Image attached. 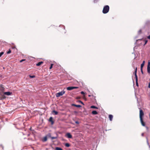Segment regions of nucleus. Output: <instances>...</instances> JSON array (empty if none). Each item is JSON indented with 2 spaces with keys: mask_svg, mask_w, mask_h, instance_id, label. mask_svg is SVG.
Returning a JSON list of instances; mask_svg holds the SVG:
<instances>
[{
  "mask_svg": "<svg viewBox=\"0 0 150 150\" xmlns=\"http://www.w3.org/2000/svg\"><path fill=\"white\" fill-rule=\"evenodd\" d=\"M4 53L3 52H0V57H1L2 55L4 54Z\"/></svg>",
  "mask_w": 150,
  "mask_h": 150,
  "instance_id": "7c9ffc66",
  "label": "nucleus"
},
{
  "mask_svg": "<svg viewBox=\"0 0 150 150\" xmlns=\"http://www.w3.org/2000/svg\"><path fill=\"white\" fill-rule=\"evenodd\" d=\"M149 26H150V21H147L146 22L144 27L148 28Z\"/></svg>",
  "mask_w": 150,
  "mask_h": 150,
  "instance_id": "423d86ee",
  "label": "nucleus"
},
{
  "mask_svg": "<svg viewBox=\"0 0 150 150\" xmlns=\"http://www.w3.org/2000/svg\"><path fill=\"white\" fill-rule=\"evenodd\" d=\"M91 108H94L96 109H98V107H96L94 105H92L91 106Z\"/></svg>",
  "mask_w": 150,
  "mask_h": 150,
  "instance_id": "412c9836",
  "label": "nucleus"
},
{
  "mask_svg": "<svg viewBox=\"0 0 150 150\" xmlns=\"http://www.w3.org/2000/svg\"><path fill=\"white\" fill-rule=\"evenodd\" d=\"M41 140L43 142H46L47 140V136H45V137H43L42 138Z\"/></svg>",
  "mask_w": 150,
  "mask_h": 150,
  "instance_id": "9b49d317",
  "label": "nucleus"
},
{
  "mask_svg": "<svg viewBox=\"0 0 150 150\" xmlns=\"http://www.w3.org/2000/svg\"><path fill=\"white\" fill-rule=\"evenodd\" d=\"M74 112L75 114H76V113H78V112L76 111H74Z\"/></svg>",
  "mask_w": 150,
  "mask_h": 150,
  "instance_id": "37998d69",
  "label": "nucleus"
},
{
  "mask_svg": "<svg viewBox=\"0 0 150 150\" xmlns=\"http://www.w3.org/2000/svg\"><path fill=\"white\" fill-rule=\"evenodd\" d=\"M67 89L69 91H71L73 89V86H69L67 88Z\"/></svg>",
  "mask_w": 150,
  "mask_h": 150,
  "instance_id": "4468645a",
  "label": "nucleus"
},
{
  "mask_svg": "<svg viewBox=\"0 0 150 150\" xmlns=\"http://www.w3.org/2000/svg\"><path fill=\"white\" fill-rule=\"evenodd\" d=\"M57 138V137H52L51 139H56Z\"/></svg>",
  "mask_w": 150,
  "mask_h": 150,
  "instance_id": "c756f323",
  "label": "nucleus"
},
{
  "mask_svg": "<svg viewBox=\"0 0 150 150\" xmlns=\"http://www.w3.org/2000/svg\"><path fill=\"white\" fill-rule=\"evenodd\" d=\"M139 41H140L141 42L140 43H139V45L143 44V45H145L147 42L148 41L146 40H144L143 39H140L137 40V42Z\"/></svg>",
  "mask_w": 150,
  "mask_h": 150,
  "instance_id": "7ed1b4c3",
  "label": "nucleus"
},
{
  "mask_svg": "<svg viewBox=\"0 0 150 150\" xmlns=\"http://www.w3.org/2000/svg\"><path fill=\"white\" fill-rule=\"evenodd\" d=\"M148 87L149 88H150V82L149 83V84Z\"/></svg>",
  "mask_w": 150,
  "mask_h": 150,
  "instance_id": "79ce46f5",
  "label": "nucleus"
},
{
  "mask_svg": "<svg viewBox=\"0 0 150 150\" xmlns=\"http://www.w3.org/2000/svg\"><path fill=\"white\" fill-rule=\"evenodd\" d=\"M65 146L67 147H69L70 146V145L69 143H66L65 144Z\"/></svg>",
  "mask_w": 150,
  "mask_h": 150,
  "instance_id": "b1692460",
  "label": "nucleus"
},
{
  "mask_svg": "<svg viewBox=\"0 0 150 150\" xmlns=\"http://www.w3.org/2000/svg\"><path fill=\"white\" fill-rule=\"evenodd\" d=\"M65 93L64 91H62L56 93V96L57 97H58L61 96H62Z\"/></svg>",
  "mask_w": 150,
  "mask_h": 150,
  "instance_id": "20e7f679",
  "label": "nucleus"
},
{
  "mask_svg": "<svg viewBox=\"0 0 150 150\" xmlns=\"http://www.w3.org/2000/svg\"><path fill=\"white\" fill-rule=\"evenodd\" d=\"M146 141H147V144L149 146V148H150V145L149 144V142H148V138H147V137H146Z\"/></svg>",
  "mask_w": 150,
  "mask_h": 150,
  "instance_id": "a878e982",
  "label": "nucleus"
},
{
  "mask_svg": "<svg viewBox=\"0 0 150 150\" xmlns=\"http://www.w3.org/2000/svg\"><path fill=\"white\" fill-rule=\"evenodd\" d=\"M142 125L143 126H145V123L143 122V118L140 119Z\"/></svg>",
  "mask_w": 150,
  "mask_h": 150,
  "instance_id": "f8f14e48",
  "label": "nucleus"
},
{
  "mask_svg": "<svg viewBox=\"0 0 150 150\" xmlns=\"http://www.w3.org/2000/svg\"><path fill=\"white\" fill-rule=\"evenodd\" d=\"M147 38L148 39H149L150 40V35H149L148 37H147Z\"/></svg>",
  "mask_w": 150,
  "mask_h": 150,
  "instance_id": "c03bdc74",
  "label": "nucleus"
},
{
  "mask_svg": "<svg viewBox=\"0 0 150 150\" xmlns=\"http://www.w3.org/2000/svg\"><path fill=\"white\" fill-rule=\"evenodd\" d=\"M142 68H141V72L142 73V74H143V71Z\"/></svg>",
  "mask_w": 150,
  "mask_h": 150,
  "instance_id": "f704fd0d",
  "label": "nucleus"
},
{
  "mask_svg": "<svg viewBox=\"0 0 150 150\" xmlns=\"http://www.w3.org/2000/svg\"><path fill=\"white\" fill-rule=\"evenodd\" d=\"M47 137H49L51 138L52 137L51 136V134L50 133H48L46 136Z\"/></svg>",
  "mask_w": 150,
  "mask_h": 150,
  "instance_id": "a211bd4d",
  "label": "nucleus"
},
{
  "mask_svg": "<svg viewBox=\"0 0 150 150\" xmlns=\"http://www.w3.org/2000/svg\"><path fill=\"white\" fill-rule=\"evenodd\" d=\"M75 123L77 124H79V122L78 121H76L75 122Z\"/></svg>",
  "mask_w": 150,
  "mask_h": 150,
  "instance_id": "a19ab883",
  "label": "nucleus"
},
{
  "mask_svg": "<svg viewBox=\"0 0 150 150\" xmlns=\"http://www.w3.org/2000/svg\"><path fill=\"white\" fill-rule=\"evenodd\" d=\"M91 96V95H88V96H89V97H90V96Z\"/></svg>",
  "mask_w": 150,
  "mask_h": 150,
  "instance_id": "de8ad7c7",
  "label": "nucleus"
},
{
  "mask_svg": "<svg viewBox=\"0 0 150 150\" xmlns=\"http://www.w3.org/2000/svg\"><path fill=\"white\" fill-rule=\"evenodd\" d=\"M71 105L72 106H74L78 107V108H80V107H81V105H76V104H72Z\"/></svg>",
  "mask_w": 150,
  "mask_h": 150,
  "instance_id": "ddd939ff",
  "label": "nucleus"
},
{
  "mask_svg": "<svg viewBox=\"0 0 150 150\" xmlns=\"http://www.w3.org/2000/svg\"><path fill=\"white\" fill-rule=\"evenodd\" d=\"M113 117V116L112 115H109V117L110 120V121H112V120Z\"/></svg>",
  "mask_w": 150,
  "mask_h": 150,
  "instance_id": "f3484780",
  "label": "nucleus"
},
{
  "mask_svg": "<svg viewBox=\"0 0 150 150\" xmlns=\"http://www.w3.org/2000/svg\"><path fill=\"white\" fill-rule=\"evenodd\" d=\"M11 52V50L10 49H9V50H8V51H7V54H10Z\"/></svg>",
  "mask_w": 150,
  "mask_h": 150,
  "instance_id": "cd10ccee",
  "label": "nucleus"
},
{
  "mask_svg": "<svg viewBox=\"0 0 150 150\" xmlns=\"http://www.w3.org/2000/svg\"><path fill=\"white\" fill-rule=\"evenodd\" d=\"M52 112H53L54 113V115H57L58 114V112L57 111L55 110H53L52 111Z\"/></svg>",
  "mask_w": 150,
  "mask_h": 150,
  "instance_id": "393cba45",
  "label": "nucleus"
},
{
  "mask_svg": "<svg viewBox=\"0 0 150 150\" xmlns=\"http://www.w3.org/2000/svg\"><path fill=\"white\" fill-rule=\"evenodd\" d=\"M35 75H29V77L30 78H34L35 77Z\"/></svg>",
  "mask_w": 150,
  "mask_h": 150,
  "instance_id": "bb28decb",
  "label": "nucleus"
},
{
  "mask_svg": "<svg viewBox=\"0 0 150 150\" xmlns=\"http://www.w3.org/2000/svg\"><path fill=\"white\" fill-rule=\"evenodd\" d=\"M55 150H63L62 149L60 148V147H56L55 148Z\"/></svg>",
  "mask_w": 150,
  "mask_h": 150,
  "instance_id": "4be33fe9",
  "label": "nucleus"
},
{
  "mask_svg": "<svg viewBox=\"0 0 150 150\" xmlns=\"http://www.w3.org/2000/svg\"><path fill=\"white\" fill-rule=\"evenodd\" d=\"M109 10V6L108 5L105 6L103 10V13L104 14H106L108 13Z\"/></svg>",
  "mask_w": 150,
  "mask_h": 150,
  "instance_id": "f03ea898",
  "label": "nucleus"
},
{
  "mask_svg": "<svg viewBox=\"0 0 150 150\" xmlns=\"http://www.w3.org/2000/svg\"><path fill=\"white\" fill-rule=\"evenodd\" d=\"M92 113L94 115H96L98 114V112L96 110H93L92 112Z\"/></svg>",
  "mask_w": 150,
  "mask_h": 150,
  "instance_id": "2eb2a0df",
  "label": "nucleus"
},
{
  "mask_svg": "<svg viewBox=\"0 0 150 150\" xmlns=\"http://www.w3.org/2000/svg\"><path fill=\"white\" fill-rule=\"evenodd\" d=\"M79 102L80 103H81L83 105H84V104L83 103L82 101H81L79 100Z\"/></svg>",
  "mask_w": 150,
  "mask_h": 150,
  "instance_id": "e433bc0d",
  "label": "nucleus"
},
{
  "mask_svg": "<svg viewBox=\"0 0 150 150\" xmlns=\"http://www.w3.org/2000/svg\"><path fill=\"white\" fill-rule=\"evenodd\" d=\"M145 63V61H144L142 63L141 65V68H143V66L144 65Z\"/></svg>",
  "mask_w": 150,
  "mask_h": 150,
  "instance_id": "6ab92c4d",
  "label": "nucleus"
},
{
  "mask_svg": "<svg viewBox=\"0 0 150 150\" xmlns=\"http://www.w3.org/2000/svg\"><path fill=\"white\" fill-rule=\"evenodd\" d=\"M73 89H76L78 88V87H75V86H73Z\"/></svg>",
  "mask_w": 150,
  "mask_h": 150,
  "instance_id": "ea45409f",
  "label": "nucleus"
},
{
  "mask_svg": "<svg viewBox=\"0 0 150 150\" xmlns=\"http://www.w3.org/2000/svg\"><path fill=\"white\" fill-rule=\"evenodd\" d=\"M49 121L51 122V124L52 125H53L54 123V121L53 120V117H50Z\"/></svg>",
  "mask_w": 150,
  "mask_h": 150,
  "instance_id": "9d476101",
  "label": "nucleus"
},
{
  "mask_svg": "<svg viewBox=\"0 0 150 150\" xmlns=\"http://www.w3.org/2000/svg\"><path fill=\"white\" fill-rule=\"evenodd\" d=\"M136 86L138 87L139 86V84L138 82V81H136Z\"/></svg>",
  "mask_w": 150,
  "mask_h": 150,
  "instance_id": "c85d7f7f",
  "label": "nucleus"
},
{
  "mask_svg": "<svg viewBox=\"0 0 150 150\" xmlns=\"http://www.w3.org/2000/svg\"><path fill=\"white\" fill-rule=\"evenodd\" d=\"M137 40H136V42L135 43V44H137V45H138V46H140V45H142V44H140V45H139V43H140V42H141L140 41H139L138 42H137Z\"/></svg>",
  "mask_w": 150,
  "mask_h": 150,
  "instance_id": "5701e85b",
  "label": "nucleus"
},
{
  "mask_svg": "<svg viewBox=\"0 0 150 150\" xmlns=\"http://www.w3.org/2000/svg\"><path fill=\"white\" fill-rule=\"evenodd\" d=\"M64 26V29H65V28H64L65 27L64 26Z\"/></svg>",
  "mask_w": 150,
  "mask_h": 150,
  "instance_id": "09e8293b",
  "label": "nucleus"
},
{
  "mask_svg": "<svg viewBox=\"0 0 150 150\" xmlns=\"http://www.w3.org/2000/svg\"><path fill=\"white\" fill-rule=\"evenodd\" d=\"M145 127L146 128V129L148 130L149 129L148 127L147 126H146Z\"/></svg>",
  "mask_w": 150,
  "mask_h": 150,
  "instance_id": "a18cd8bd",
  "label": "nucleus"
},
{
  "mask_svg": "<svg viewBox=\"0 0 150 150\" xmlns=\"http://www.w3.org/2000/svg\"><path fill=\"white\" fill-rule=\"evenodd\" d=\"M139 117L140 119L142 118V117L144 115L143 110L140 108H139Z\"/></svg>",
  "mask_w": 150,
  "mask_h": 150,
  "instance_id": "39448f33",
  "label": "nucleus"
},
{
  "mask_svg": "<svg viewBox=\"0 0 150 150\" xmlns=\"http://www.w3.org/2000/svg\"><path fill=\"white\" fill-rule=\"evenodd\" d=\"M144 133H142V136H144Z\"/></svg>",
  "mask_w": 150,
  "mask_h": 150,
  "instance_id": "49530a36",
  "label": "nucleus"
},
{
  "mask_svg": "<svg viewBox=\"0 0 150 150\" xmlns=\"http://www.w3.org/2000/svg\"><path fill=\"white\" fill-rule=\"evenodd\" d=\"M147 70L148 73L149 74H150V67H147Z\"/></svg>",
  "mask_w": 150,
  "mask_h": 150,
  "instance_id": "aec40b11",
  "label": "nucleus"
},
{
  "mask_svg": "<svg viewBox=\"0 0 150 150\" xmlns=\"http://www.w3.org/2000/svg\"><path fill=\"white\" fill-rule=\"evenodd\" d=\"M81 94H82V95H84L85 94L84 92L83 91H81Z\"/></svg>",
  "mask_w": 150,
  "mask_h": 150,
  "instance_id": "58836bf2",
  "label": "nucleus"
},
{
  "mask_svg": "<svg viewBox=\"0 0 150 150\" xmlns=\"http://www.w3.org/2000/svg\"><path fill=\"white\" fill-rule=\"evenodd\" d=\"M12 94V93L10 92H5L4 91V96H5V95H6L8 96L11 95Z\"/></svg>",
  "mask_w": 150,
  "mask_h": 150,
  "instance_id": "6e6552de",
  "label": "nucleus"
},
{
  "mask_svg": "<svg viewBox=\"0 0 150 150\" xmlns=\"http://www.w3.org/2000/svg\"><path fill=\"white\" fill-rule=\"evenodd\" d=\"M43 63V62H38L37 64H36V66H40L41 64H42V63Z\"/></svg>",
  "mask_w": 150,
  "mask_h": 150,
  "instance_id": "dca6fc26",
  "label": "nucleus"
},
{
  "mask_svg": "<svg viewBox=\"0 0 150 150\" xmlns=\"http://www.w3.org/2000/svg\"><path fill=\"white\" fill-rule=\"evenodd\" d=\"M66 136H67L68 138H71L72 137L71 135L69 133H67L66 134Z\"/></svg>",
  "mask_w": 150,
  "mask_h": 150,
  "instance_id": "1a4fd4ad",
  "label": "nucleus"
},
{
  "mask_svg": "<svg viewBox=\"0 0 150 150\" xmlns=\"http://www.w3.org/2000/svg\"><path fill=\"white\" fill-rule=\"evenodd\" d=\"M137 68H135V71L134 72V74L135 76L136 81H138V77L137 75Z\"/></svg>",
  "mask_w": 150,
  "mask_h": 150,
  "instance_id": "0eeeda50",
  "label": "nucleus"
},
{
  "mask_svg": "<svg viewBox=\"0 0 150 150\" xmlns=\"http://www.w3.org/2000/svg\"><path fill=\"white\" fill-rule=\"evenodd\" d=\"M5 88L2 85H0V99L3 100L6 98L5 96H4V93L5 91Z\"/></svg>",
  "mask_w": 150,
  "mask_h": 150,
  "instance_id": "f257e3e1",
  "label": "nucleus"
},
{
  "mask_svg": "<svg viewBox=\"0 0 150 150\" xmlns=\"http://www.w3.org/2000/svg\"><path fill=\"white\" fill-rule=\"evenodd\" d=\"M25 59H23L21 60L20 61V62H22L23 61H25Z\"/></svg>",
  "mask_w": 150,
  "mask_h": 150,
  "instance_id": "c9c22d12",
  "label": "nucleus"
},
{
  "mask_svg": "<svg viewBox=\"0 0 150 150\" xmlns=\"http://www.w3.org/2000/svg\"><path fill=\"white\" fill-rule=\"evenodd\" d=\"M142 32V30H140L138 32V33L139 34H140Z\"/></svg>",
  "mask_w": 150,
  "mask_h": 150,
  "instance_id": "473e14b6",
  "label": "nucleus"
},
{
  "mask_svg": "<svg viewBox=\"0 0 150 150\" xmlns=\"http://www.w3.org/2000/svg\"><path fill=\"white\" fill-rule=\"evenodd\" d=\"M147 67H150V62L149 61L148 62Z\"/></svg>",
  "mask_w": 150,
  "mask_h": 150,
  "instance_id": "72a5a7b5",
  "label": "nucleus"
},
{
  "mask_svg": "<svg viewBox=\"0 0 150 150\" xmlns=\"http://www.w3.org/2000/svg\"><path fill=\"white\" fill-rule=\"evenodd\" d=\"M0 146L2 148V149H4V146H3V145L2 144H1L0 145Z\"/></svg>",
  "mask_w": 150,
  "mask_h": 150,
  "instance_id": "4c0bfd02",
  "label": "nucleus"
},
{
  "mask_svg": "<svg viewBox=\"0 0 150 150\" xmlns=\"http://www.w3.org/2000/svg\"><path fill=\"white\" fill-rule=\"evenodd\" d=\"M53 65V64H51L50 65V69H51L52 68V66Z\"/></svg>",
  "mask_w": 150,
  "mask_h": 150,
  "instance_id": "2f4dec72",
  "label": "nucleus"
}]
</instances>
